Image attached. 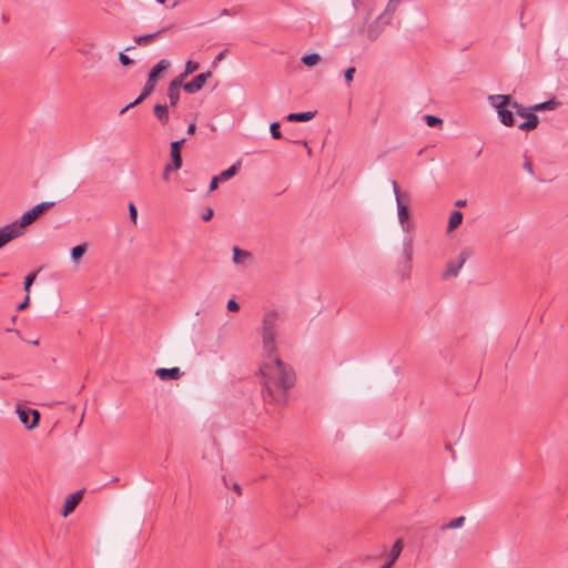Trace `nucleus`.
Returning <instances> with one entry per match:
<instances>
[{
	"label": "nucleus",
	"instance_id": "f257e3e1",
	"mask_svg": "<svg viewBox=\"0 0 568 568\" xmlns=\"http://www.w3.org/2000/svg\"><path fill=\"white\" fill-rule=\"evenodd\" d=\"M280 314L267 312L262 322L263 351L266 358L260 366L263 377L262 394L267 404L283 405L286 403V393L295 384V373L274 355L276 351V333L280 326Z\"/></svg>",
	"mask_w": 568,
	"mask_h": 568
},
{
	"label": "nucleus",
	"instance_id": "f03ea898",
	"mask_svg": "<svg viewBox=\"0 0 568 568\" xmlns=\"http://www.w3.org/2000/svg\"><path fill=\"white\" fill-rule=\"evenodd\" d=\"M393 193L395 194L399 225L407 234L403 241V262L399 264L397 272L402 280H407L412 271L413 254V239L410 236L414 230L410 212L412 199L409 194L398 192L395 181H393Z\"/></svg>",
	"mask_w": 568,
	"mask_h": 568
},
{
	"label": "nucleus",
	"instance_id": "7ed1b4c3",
	"mask_svg": "<svg viewBox=\"0 0 568 568\" xmlns=\"http://www.w3.org/2000/svg\"><path fill=\"white\" fill-rule=\"evenodd\" d=\"M170 67V61L163 59L161 61H159L150 71L149 73V78L142 89V92L140 93V95L131 103H129L128 105H125L121 111L120 113L123 114L125 113L129 109L140 104L141 102H143L155 89L156 87V82H158V77L159 74L166 70L168 68Z\"/></svg>",
	"mask_w": 568,
	"mask_h": 568
},
{
	"label": "nucleus",
	"instance_id": "20e7f679",
	"mask_svg": "<svg viewBox=\"0 0 568 568\" xmlns=\"http://www.w3.org/2000/svg\"><path fill=\"white\" fill-rule=\"evenodd\" d=\"M489 104L496 109L499 121L506 126L515 124V118L511 110L513 99L507 94H493L488 97Z\"/></svg>",
	"mask_w": 568,
	"mask_h": 568
},
{
	"label": "nucleus",
	"instance_id": "39448f33",
	"mask_svg": "<svg viewBox=\"0 0 568 568\" xmlns=\"http://www.w3.org/2000/svg\"><path fill=\"white\" fill-rule=\"evenodd\" d=\"M511 110H515L517 115L520 118H525L526 121L518 125V129L521 131H531L535 130L539 123L538 116L530 110V106L525 108L517 101L513 100Z\"/></svg>",
	"mask_w": 568,
	"mask_h": 568
},
{
	"label": "nucleus",
	"instance_id": "423d86ee",
	"mask_svg": "<svg viewBox=\"0 0 568 568\" xmlns=\"http://www.w3.org/2000/svg\"><path fill=\"white\" fill-rule=\"evenodd\" d=\"M54 202H41L33 206L31 210L27 211L22 214L19 222H17V226L19 227V232L22 233V229L32 224L41 214H43L47 210L54 206Z\"/></svg>",
	"mask_w": 568,
	"mask_h": 568
},
{
	"label": "nucleus",
	"instance_id": "0eeeda50",
	"mask_svg": "<svg viewBox=\"0 0 568 568\" xmlns=\"http://www.w3.org/2000/svg\"><path fill=\"white\" fill-rule=\"evenodd\" d=\"M469 256L470 253L467 250H463L456 260H452L447 263L443 277H456Z\"/></svg>",
	"mask_w": 568,
	"mask_h": 568
},
{
	"label": "nucleus",
	"instance_id": "6e6552de",
	"mask_svg": "<svg viewBox=\"0 0 568 568\" xmlns=\"http://www.w3.org/2000/svg\"><path fill=\"white\" fill-rule=\"evenodd\" d=\"M17 413L19 415L20 422L28 429H32V428H34L38 425L39 418H40V414H39L38 410L31 409V408L18 407Z\"/></svg>",
	"mask_w": 568,
	"mask_h": 568
},
{
	"label": "nucleus",
	"instance_id": "1a4fd4ad",
	"mask_svg": "<svg viewBox=\"0 0 568 568\" xmlns=\"http://www.w3.org/2000/svg\"><path fill=\"white\" fill-rule=\"evenodd\" d=\"M211 77L212 73L210 71L200 73L192 81L183 83V89L190 94L196 93L204 87Z\"/></svg>",
	"mask_w": 568,
	"mask_h": 568
},
{
	"label": "nucleus",
	"instance_id": "9d476101",
	"mask_svg": "<svg viewBox=\"0 0 568 568\" xmlns=\"http://www.w3.org/2000/svg\"><path fill=\"white\" fill-rule=\"evenodd\" d=\"M21 235L16 223L8 224L0 229V248Z\"/></svg>",
	"mask_w": 568,
	"mask_h": 568
},
{
	"label": "nucleus",
	"instance_id": "9b49d317",
	"mask_svg": "<svg viewBox=\"0 0 568 568\" xmlns=\"http://www.w3.org/2000/svg\"><path fill=\"white\" fill-rule=\"evenodd\" d=\"M82 496H83L82 490H78L67 497L64 505H63V509H62L63 517L69 516L75 509V507L82 500Z\"/></svg>",
	"mask_w": 568,
	"mask_h": 568
},
{
	"label": "nucleus",
	"instance_id": "f8f14e48",
	"mask_svg": "<svg viewBox=\"0 0 568 568\" xmlns=\"http://www.w3.org/2000/svg\"><path fill=\"white\" fill-rule=\"evenodd\" d=\"M183 88V81L174 78L168 88V98L170 100L171 106H175L180 99V90Z\"/></svg>",
	"mask_w": 568,
	"mask_h": 568
},
{
	"label": "nucleus",
	"instance_id": "ddd939ff",
	"mask_svg": "<svg viewBox=\"0 0 568 568\" xmlns=\"http://www.w3.org/2000/svg\"><path fill=\"white\" fill-rule=\"evenodd\" d=\"M185 143V139L173 141L171 143V159L172 168L181 169L182 166V158H181V148Z\"/></svg>",
	"mask_w": 568,
	"mask_h": 568
},
{
	"label": "nucleus",
	"instance_id": "4468645a",
	"mask_svg": "<svg viewBox=\"0 0 568 568\" xmlns=\"http://www.w3.org/2000/svg\"><path fill=\"white\" fill-rule=\"evenodd\" d=\"M155 375L162 381H165V379L176 381L182 376V372L180 371L179 367H172V368L161 367L155 371Z\"/></svg>",
	"mask_w": 568,
	"mask_h": 568
},
{
	"label": "nucleus",
	"instance_id": "2eb2a0df",
	"mask_svg": "<svg viewBox=\"0 0 568 568\" xmlns=\"http://www.w3.org/2000/svg\"><path fill=\"white\" fill-rule=\"evenodd\" d=\"M559 105H560V102L557 101L556 98H552L546 102L530 105V110H532L534 113L540 112V111H546V110L551 111V110H556Z\"/></svg>",
	"mask_w": 568,
	"mask_h": 568
},
{
	"label": "nucleus",
	"instance_id": "dca6fc26",
	"mask_svg": "<svg viewBox=\"0 0 568 568\" xmlns=\"http://www.w3.org/2000/svg\"><path fill=\"white\" fill-rule=\"evenodd\" d=\"M155 118L162 123L166 124L170 120L169 109L164 104H155L153 109Z\"/></svg>",
	"mask_w": 568,
	"mask_h": 568
},
{
	"label": "nucleus",
	"instance_id": "f3484780",
	"mask_svg": "<svg viewBox=\"0 0 568 568\" xmlns=\"http://www.w3.org/2000/svg\"><path fill=\"white\" fill-rule=\"evenodd\" d=\"M164 30L165 29H162V30H159L156 32L144 34V36H135L134 37V42L136 44H139V45H148L153 40H155Z\"/></svg>",
	"mask_w": 568,
	"mask_h": 568
},
{
	"label": "nucleus",
	"instance_id": "a211bd4d",
	"mask_svg": "<svg viewBox=\"0 0 568 568\" xmlns=\"http://www.w3.org/2000/svg\"><path fill=\"white\" fill-rule=\"evenodd\" d=\"M315 116L314 112H301V113H290L286 119L290 122H305L310 121Z\"/></svg>",
	"mask_w": 568,
	"mask_h": 568
},
{
	"label": "nucleus",
	"instance_id": "6ab92c4d",
	"mask_svg": "<svg viewBox=\"0 0 568 568\" xmlns=\"http://www.w3.org/2000/svg\"><path fill=\"white\" fill-rule=\"evenodd\" d=\"M463 222V213L459 211H453L448 220L447 231L452 232L458 227Z\"/></svg>",
	"mask_w": 568,
	"mask_h": 568
},
{
	"label": "nucleus",
	"instance_id": "aec40b11",
	"mask_svg": "<svg viewBox=\"0 0 568 568\" xmlns=\"http://www.w3.org/2000/svg\"><path fill=\"white\" fill-rule=\"evenodd\" d=\"M250 253L247 251L241 250L237 246L233 247V261L236 264H242L246 258L250 257Z\"/></svg>",
	"mask_w": 568,
	"mask_h": 568
},
{
	"label": "nucleus",
	"instance_id": "412c9836",
	"mask_svg": "<svg viewBox=\"0 0 568 568\" xmlns=\"http://www.w3.org/2000/svg\"><path fill=\"white\" fill-rule=\"evenodd\" d=\"M200 64L197 62H194L192 60H189L186 63H185V70L183 73H181L180 75L175 77L176 79H180L181 81L184 80L185 77H187L189 74L195 72L197 69H199Z\"/></svg>",
	"mask_w": 568,
	"mask_h": 568
},
{
	"label": "nucleus",
	"instance_id": "4be33fe9",
	"mask_svg": "<svg viewBox=\"0 0 568 568\" xmlns=\"http://www.w3.org/2000/svg\"><path fill=\"white\" fill-rule=\"evenodd\" d=\"M388 21H389V17H388L387 12H384L383 14H381L377 18V20L375 21V23L369 27V30H368L369 37L375 38L377 36V33L375 32V26L387 24Z\"/></svg>",
	"mask_w": 568,
	"mask_h": 568
},
{
	"label": "nucleus",
	"instance_id": "5701e85b",
	"mask_svg": "<svg viewBox=\"0 0 568 568\" xmlns=\"http://www.w3.org/2000/svg\"><path fill=\"white\" fill-rule=\"evenodd\" d=\"M321 60V57L318 53H311L306 54L302 58V62L307 67L315 65Z\"/></svg>",
	"mask_w": 568,
	"mask_h": 568
},
{
	"label": "nucleus",
	"instance_id": "b1692460",
	"mask_svg": "<svg viewBox=\"0 0 568 568\" xmlns=\"http://www.w3.org/2000/svg\"><path fill=\"white\" fill-rule=\"evenodd\" d=\"M239 166H240V162L231 165L227 170L223 171L220 174V179L221 180H229V179H231L232 176H234L236 174Z\"/></svg>",
	"mask_w": 568,
	"mask_h": 568
},
{
	"label": "nucleus",
	"instance_id": "393cba45",
	"mask_svg": "<svg viewBox=\"0 0 568 568\" xmlns=\"http://www.w3.org/2000/svg\"><path fill=\"white\" fill-rule=\"evenodd\" d=\"M87 251V244H80L71 250V257L73 261H78Z\"/></svg>",
	"mask_w": 568,
	"mask_h": 568
},
{
	"label": "nucleus",
	"instance_id": "a878e982",
	"mask_svg": "<svg viewBox=\"0 0 568 568\" xmlns=\"http://www.w3.org/2000/svg\"><path fill=\"white\" fill-rule=\"evenodd\" d=\"M403 547H404V542H403V539H397L394 544H393V565L395 564V561L397 560V558L399 557L402 550H403Z\"/></svg>",
	"mask_w": 568,
	"mask_h": 568
},
{
	"label": "nucleus",
	"instance_id": "bb28decb",
	"mask_svg": "<svg viewBox=\"0 0 568 568\" xmlns=\"http://www.w3.org/2000/svg\"><path fill=\"white\" fill-rule=\"evenodd\" d=\"M38 272L30 273L26 276L24 283H23V290L27 292V294H30V287L33 284Z\"/></svg>",
	"mask_w": 568,
	"mask_h": 568
},
{
	"label": "nucleus",
	"instance_id": "cd10ccee",
	"mask_svg": "<svg viewBox=\"0 0 568 568\" xmlns=\"http://www.w3.org/2000/svg\"><path fill=\"white\" fill-rule=\"evenodd\" d=\"M424 118H425L427 125L430 128L437 126L443 123V120L435 115L427 114Z\"/></svg>",
	"mask_w": 568,
	"mask_h": 568
},
{
	"label": "nucleus",
	"instance_id": "c85d7f7f",
	"mask_svg": "<svg viewBox=\"0 0 568 568\" xmlns=\"http://www.w3.org/2000/svg\"><path fill=\"white\" fill-rule=\"evenodd\" d=\"M465 521V517L464 516H460L458 518H455L453 520H450L446 526L445 528H449V529H455V528H459L463 526Z\"/></svg>",
	"mask_w": 568,
	"mask_h": 568
},
{
	"label": "nucleus",
	"instance_id": "c756f323",
	"mask_svg": "<svg viewBox=\"0 0 568 568\" xmlns=\"http://www.w3.org/2000/svg\"><path fill=\"white\" fill-rule=\"evenodd\" d=\"M270 131H271V134L273 136V139H281L282 138V133L280 131V123L278 122H274L271 124L270 126Z\"/></svg>",
	"mask_w": 568,
	"mask_h": 568
},
{
	"label": "nucleus",
	"instance_id": "7c9ffc66",
	"mask_svg": "<svg viewBox=\"0 0 568 568\" xmlns=\"http://www.w3.org/2000/svg\"><path fill=\"white\" fill-rule=\"evenodd\" d=\"M129 215L131 221L136 224L138 222V210L133 203L129 204Z\"/></svg>",
	"mask_w": 568,
	"mask_h": 568
},
{
	"label": "nucleus",
	"instance_id": "2f4dec72",
	"mask_svg": "<svg viewBox=\"0 0 568 568\" xmlns=\"http://www.w3.org/2000/svg\"><path fill=\"white\" fill-rule=\"evenodd\" d=\"M119 61L121 62L122 65H131L133 63V60L130 59L126 54H124L123 52H120L119 54Z\"/></svg>",
	"mask_w": 568,
	"mask_h": 568
},
{
	"label": "nucleus",
	"instance_id": "473e14b6",
	"mask_svg": "<svg viewBox=\"0 0 568 568\" xmlns=\"http://www.w3.org/2000/svg\"><path fill=\"white\" fill-rule=\"evenodd\" d=\"M178 169L172 168V164H166L163 170V180L169 181L170 180V173L171 171H176Z\"/></svg>",
	"mask_w": 568,
	"mask_h": 568
},
{
	"label": "nucleus",
	"instance_id": "72a5a7b5",
	"mask_svg": "<svg viewBox=\"0 0 568 568\" xmlns=\"http://www.w3.org/2000/svg\"><path fill=\"white\" fill-rule=\"evenodd\" d=\"M356 69L354 67H351L348 68L345 73H344V77H345V80L349 83L353 81V77H354V73H355Z\"/></svg>",
	"mask_w": 568,
	"mask_h": 568
},
{
	"label": "nucleus",
	"instance_id": "f704fd0d",
	"mask_svg": "<svg viewBox=\"0 0 568 568\" xmlns=\"http://www.w3.org/2000/svg\"><path fill=\"white\" fill-rule=\"evenodd\" d=\"M29 303H30V295H29V294H27L26 298L23 300V302H21V303L18 305L17 310H18V311H23V310H26V308L29 306Z\"/></svg>",
	"mask_w": 568,
	"mask_h": 568
},
{
	"label": "nucleus",
	"instance_id": "c9c22d12",
	"mask_svg": "<svg viewBox=\"0 0 568 568\" xmlns=\"http://www.w3.org/2000/svg\"><path fill=\"white\" fill-rule=\"evenodd\" d=\"M239 308H240V306H239V304H237V302H236V301H234V300H230V301L227 302V310H229L230 312H236V311H239Z\"/></svg>",
	"mask_w": 568,
	"mask_h": 568
},
{
	"label": "nucleus",
	"instance_id": "e433bc0d",
	"mask_svg": "<svg viewBox=\"0 0 568 568\" xmlns=\"http://www.w3.org/2000/svg\"><path fill=\"white\" fill-rule=\"evenodd\" d=\"M213 214H214L213 210L211 207H207L202 215V220L207 222L213 217Z\"/></svg>",
	"mask_w": 568,
	"mask_h": 568
},
{
	"label": "nucleus",
	"instance_id": "4c0bfd02",
	"mask_svg": "<svg viewBox=\"0 0 568 568\" xmlns=\"http://www.w3.org/2000/svg\"><path fill=\"white\" fill-rule=\"evenodd\" d=\"M524 168H525V170H527L530 174H534L532 163H531V161H530L528 158H526V159H525Z\"/></svg>",
	"mask_w": 568,
	"mask_h": 568
},
{
	"label": "nucleus",
	"instance_id": "58836bf2",
	"mask_svg": "<svg viewBox=\"0 0 568 568\" xmlns=\"http://www.w3.org/2000/svg\"><path fill=\"white\" fill-rule=\"evenodd\" d=\"M220 176H214L210 183V191H214L216 187H217V184H219V181H220Z\"/></svg>",
	"mask_w": 568,
	"mask_h": 568
},
{
	"label": "nucleus",
	"instance_id": "ea45409f",
	"mask_svg": "<svg viewBox=\"0 0 568 568\" xmlns=\"http://www.w3.org/2000/svg\"><path fill=\"white\" fill-rule=\"evenodd\" d=\"M196 130V125L194 123H190L187 126V133L193 134Z\"/></svg>",
	"mask_w": 568,
	"mask_h": 568
},
{
	"label": "nucleus",
	"instance_id": "a19ab883",
	"mask_svg": "<svg viewBox=\"0 0 568 568\" xmlns=\"http://www.w3.org/2000/svg\"><path fill=\"white\" fill-rule=\"evenodd\" d=\"M233 489L237 493V495H241V494H242V491H241V486H240L239 484H236V483H235V484L233 485Z\"/></svg>",
	"mask_w": 568,
	"mask_h": 568
},
{
	"label": "nucleus",
	"instance_id": "79ce46f5",
	"mask_svg": "<svg viewBox=\"0 0 568 568\" xmlns=\"http://www.w3.org/2000/svg\"><path fill=\"white\" fill-rule=\"evenodd\" d=\"M224 54H225V52H224V51L220 52V53L217 54V57H216L215 61H221V60L224 58Z\"/></svg>",
	"mask_w": 568,
	"mask_h": 568
},
{
	"label": "nucleus",
	"instance_id": "37998d69",
	"mask_svg": "<svg viewBox=\"0 0 568 568\" xmlns=\"http://www.w3.org/2000/svg\"><path fill=\"white\" fill-rule=\"evenodd\" d=\"M381 568H390V558L387 559Z\"/></svg>",
	"mask_w": 568,
	"mask_h": 568
},
{
	"label": "nucleus",
	"instance_id": "c03bdc74",
	"mask_svg": "<svg viewBox=\"0 0 568 568\" xmlns=\"http://www.w3.org/2000/svg\"><path fill=\"white\" fill-rule=\"evenodd\" d=\"M466 204L465 200H459L456 202V206H464Z\"/></svg>",
	"mask_w": 568,
	"mask_h": 568
},
{
	"label": "nucleus",
	"instance_id": "a18cd8bd",
	"mask_svg": "<svg viewBox=\"0 0 568 568\" xmlns=\"http://www.w3.org/2000/svg\"><path fill=\"white\" fill-rule=\"evenodd\" d=\"M222 16H227L230 14L229 10L227 9H223L222 12H221Z\"/></svg>",
	"mask_w": 568,
	"mask_h": 568
},
{
	"label": "nucleus",
	"instance_id": "49530a36",
	"mask_svg": "<svg viewBox=\"0 0 568 568\" xmlns=\"http://www.w3.org/2000/svg\"><path fill=\"white\" fill-rule=\"evenodd\" d=\"M132 49H134V47H129V48L125 49V51H130Z\"/></svg>",
	"mask_w": 568,
	"mask_h": 568
},
{
	"label": "nucleus",
	"instance_id": "de8ad7c7",
	"mask_svg": "<svg viewBox=\"0 0 568 568\" xmlns=\"http://www.w3.org/2000/svg\"><path fill=\"white\" fill-rule=\"evenodd\" d=\"M159 3H164L166 0H156Z\"/></svg>",
	"mask_w": 568,
	"mask_h": 568
},
{
	"label": "nucleus",
	"instance_id": "09e8293b",
	"mask_svg": "<svg viewBox=\"0 0 568 568\" xmlns=\"http://www.w3.org/2000/svg\"><path fill=\"white\" fill-rule=\"evenodd\" d=\"M399 1H400V0H393V3H395V2H399Z\"/></svg>",
	"mask_w": 568,
	"mask_h": 568
}]
</instances>
